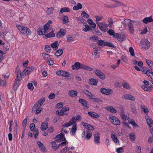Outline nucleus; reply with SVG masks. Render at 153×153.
Returning a JSON list of instances; mask_svg holds the SVG:
<instances>
[{
  "label": "nucleus",
  "instance_id": "obj_39",
  "mask_svg": "<svg viewBox=\"0 0 153 153\" xmlns=\"http://www.w3.org/2000/svg\"><path fill=\"white\" fill-rule=\"evenodd\" d=\"M91 28L90 26L87 25H85L83 27V30L85 32H87L90 30H91Z\"/></svg>",
  "mask_w": 153,
  "mask_h": 153
},
{
  "label": "nucleus",
  "instance_id": "obj_50",
  "mask_svg": "<svg viewBox=\"0 0 153 153\" xmlns=\"http://www.w3.org/2000/svg\"><path fill=\"white\" fill-rule=\"evenodd\" d=\"M63 53V51L62 50H58L57 51L55 54V55L57 56H59L61 55Z\"/></svg>",
  "mask_w": 153,
  "mask_h": 153
},
{
  "label": "nucleus",
  "instance_id": "obj_44",
  "mask_svg": "<svg viewBox=\"0 0 153 153\" xmlns=\"http://www.w3.org/2000/svg\"><path fill=\"white\" fill-rule=\"evenodd\" d=\"M108 26L110 28H111L112 27V25H113V20L109 18L108 19Z\"/></svg>",
  "mask_w": 153,
  "mask_h": 153
},
{
  "label": "nucleus",
  "instance_id": "obj_37",
  "mask_svg": "<svg viewBox=\"0 0 153 153\" xmlns=\"http://www.w3.org/2000/svg\"><path fill=\"white\" fill-rule=\"evenodd\" d=\"M55 36V34L53 31H52L51 32L45 35V38L47 39L49 38L54 37Z\"/></svg>",
  "mask_w": 153,
  "mask_h": 153
},
{
  "label": "nucleus",
  "instance_id": "obj_18",
  "mask_svg": "<svg viewBox=\"0 0 153 153\" xmlns=\"http://www.w3.org/2000/svg\"><path fill=\"white\" fill-rule=\"evenodd\" d=\"M82 93L87 96L90 99H93L94 94L91 93L89 91L86 89L82 90Z\"/></svg>",
  "mask_w": 153,
  "mask_h": 153
},
{
  "label": "nucleus",
  "instance_id": "obj_51",
  "mask_svg": "<svg viewBox=\"0 0 153 153\" xmlns=\"http://www.w3.org/2000/svg\"><path fill=\"white\" fill-rule=\"evenodd\" d=\"M81 15L82 17L85 18H88L89 17V16L85 11H83L82 12Z\"/></svg>",
  "mask_w": 153,
  "mask_h": 153
},
{
  "label": "nucleus",
  "instance_id": "obj_8",
  "mask_svg": "<svg viewBox=\"0 0 153 153\" xmlns=\"http://www.w3.org/2000/svg\"><path fill=\"white\" fill-rule=\"evenodd\" d=\"M97 25L101 31L104 32H105L107 31L108 25L105 22L101 23H97Z\"/></svg>",
  "mask_w": 153,
  "mask_h": 153
},
{
  "label": "nucleus",
  "instance_id": "obj_49",
  "mask_svg": "<svg viewBox=\"0 0 153 153\" xmlns=\"http://www.w3.org/2000/svg\"><path fill=\"white\" fill-rule=\"evenodd\" d=\"M92 136V133L89 131H87V134L85 136V138L88 140L90 139Z\"/></svg>",
  "mask_w": 153,
  "mask_h": 153
},
{
  "label": "nucleus",
  "instance_id": "obj_28",
  "mask_svg": "<svg viewBox=\"0 0 153 153\" xmlns=\"http://www.w3.org/2000/svg\"><path fill=\"white\" fill-rule=\"evenodd\" d=\"M148 116H146V121L149 127H152L153 123V121L151 118H148Z\"/></svg>",
  "mask_w": 153,
  "mask_h": 153
},
{
  "label": "nucleus",
  "instance_id": "obj_52",
  "mask_svg": "<svg viewBox=\"0 0 153 153\" xmlns=\"http://www.w3.org/2000/svg\"><path fill=\"white\" fill-rule=\"evenodd\" d=\"M68 22V17L67 16H65L63 19V23L64 24H66Z\"/></svg>",
  "mask_w": 153,
  "mask_h": 153
},
{
  "label": "nucleus",
  "instance_id": "obj_3",
  "mask_svg": "<svg viewBox=\"0 0 153 153\" xmlns=\"http://www.w3.org/2000/svg\"><path fill=\"white\" fill-rule=\"evenodd\" d=\"M122 24L124 27H126L127 26H128L129 30L131 33L133 34L134 33V30L131 20L128 19H126L123 22H122Z\"/></svg>",
  "mask_w": 153,
  "mask_h": 153
},
{
  "label": "nucleus",
  "instance_id": "obj_27",
  "mask_svg": "<svg viewBox=\"0 0 153 153\" xmlns=\"http://www.w3.org/2000/svg\"><path fill=\"white\" fill-rule=\"evenodd\" d=\"M77 124H75V125H73L72 126V128L70 131V133L71 134L74 135L75 134L77 130Z\"/></svg>",
  "mask_w": 153,
  "mask_h": 153
},
{
  "label": "nucleus",
  "instance_id": "obj_6",
  "mask_svg": "<svg viewBox=\"0 0 153 153\" xmlns=\"http://www.w3.org/2000/svg\"><path fill=\"white\" fill-rule=\"evenodd\" d=\"M97 44L99 45L102 46H107L112 48L114 47L113 44L108 42H106L104 40H98Z\"/></svg>",
  "mask_w": 153,
  "mask_h": 153
},
{
  "label": "nucleus",
  "instance_id": "obj_63",
  "mask_svg": "<svg viewBox=\"0 0 153 153\" xmlns=\"http://www.w3.org/2000/svg\"><path fill=\"white\" fill-rule=\"evenodd\" d=\"M33 131V134L34 137L35 138H36L38 135L39 134V131H38V129H35Z\"/></svg>",
  "mask_w": 153,
  "mask_h": 153
},
{
  "label": "nucleus",
  "instance_id": "obj_17",
  "mask_svg": "<svg viewBox=\"0 0 153 153\" xmlns=\"http://www.w3.org/2000/svg\"><path fill=\"white\" fill-rule=\"evenodd\" d=\"M115 37H117L118 41L120 42H121L125 40L126 38L124 35L118 33L116 34Z\"/></svg>",
  "mask_w": 153,
  "mask_h": 153
},
{
  "label": "nucleus",
  "instance_id": "obj_35",
  "mask_svg": "<svg viewBox=\"0 0 153 153\" xmlns=\"http://www.w3.org/2000/svg\"><path fill=\"white\" fill-rule=\"evenodd\" d=\"M80 63L79 62H76L72 66V69L73 70L78 69L80 68Z\"/></svg>",
  "mask_w": 153,
  "mask_h": 153
},
{
  "label": "nucleus",
  "instance_id": "obj_34",
  "mask_svg": "<svg viewBox=\"0 0 153 153\" xmlns=\"http://www.w3.org/2000/svg\"><path fill=\"white\" fill-rule=\"evenodd\" d=\"M146 62L149 67L153 71V62L150 60H146Z\"/></svg>",
  "mask_w": 153,
  "mask_h": 153
},
{
  "label": "nucleus",
  "instance_id": "obj_33",
  "mask_svg": "<svg viewBox=\"0 0 153 153\" xmlns=\"http://www.w3.org/2000/svg\"><path fill=\"white\" fill-rule=\"evenodd\" d=\"M145 74L148 77H150L153 79V72L152 71L150 70L147 71Z\"/></svg>",
  "mask_w": 153,
  "mask_h": 153
},
{
  "label": "nucleus",
  "instance_id": "obj_10",
  "mask_svg": "<svg viewBox=\"0 0 153 153\" xmlns=\"http://www.w3.org/2000/svg\"><path fill=\"white\" fill-rule=\"evenodd\" d=\"M34 69V68L33 66L26 68L22 71V75L25 76L29 74L33 71Z\"/></svg>",
  "mask_w": 153,
  "mask_h": 153
},
{
  "label": "nucleus",
  "instance_id": "obj_47",
  "mask_svg": "<svg viewBox=\"0 0 153 153\" xmlns=\"http://www.w3.org/2000/svg\"><path fill=\"white\" fill-rule=\"evenodd\" d=\"M70 10L68 8L64 7L62 8L60 10V12L62 13L63 12H69Z\"/></svg>",
  "mask_w": 153,
  "mask_h": 153
},
{
  "label": "nucleus",
  "instance_id": "obj_54",
  "mask_svg": "<svg viewBox=\"0 0 153 153\" xmlns=\"http://www.w3.org/2000/svg\"><path fill=\"white\" fill-rule=\"evenodd\" d=\"M111 137L114 142L117 143L118 142L117 137L115 134H111Z\"/></svg>",
  "mask_w": 153,
  "mask_h": 153
},
{
  "label": "nucleus",
  "instance_id": "obj_24",
  "mask_svg": "<svg viewBox=\"0 0 153 153\" xmlns=\"http://www.w3.org/2000/svg\"><path fill=\"white\" fill-rule=\"evenodd\" d=\"M78 92L75 90H71L68 93V95L71 97H74L77 96Z\"/></svg>",
  "mask_w": 153,
  "mask_h": 153
},
{
  "label": "nucleus",
  "instance_id": "obj_13",
  "mask_svg": "<svg viewBox=\"0 0 153 153\" xmlns=\"http://www.w3.org/2000/svg\"><path fill=\"white\" fill-rule=\"evenodd\" d=\"M94 141L95 143L97 145L100 144V136L99 133L96 132L94 134Z\"/></svg>",
  "mask_w": 153,
  "mask_h": 153
},
{
  "label": "nucleus",
  "instance_id": "obj_15",
  "mask_svg": "<svg viewBox=\"0 0 153 153\" xmlns=\"http://www.w3.org/2000/svg\"><path fill=\"white\" fill-rule=\"evenodd\" d=\"M56 138L57 139L56 140V142H60L62 141H64L65 140V138L62 133H60V134L57 135L56 137Z\"/></svg>",
  "mask_w": 153,
  "mask_h": 153
},
{
  "label": "nucleus",
  "instance_id": "obj_32",
  "mask_svg": "<svg viewBox=\"0 0 153 153\" xmlns=\"http://www.w3.org/2000/svg\"><path fill=\"white\" fill-rule=\"evenodd\" d=\"M89 81V83L92 85H96L97 83V82L95 79H90Z\"/></svg>",
  "mask_w": 153,
  "mask_h": 153
},
{
  "label": "nucleus",
  "instance_id": "obj_62",
  "mask_svg": "<svg viewBox=\"0 0 153 153\" xmlns=\"http://www.w3.org/2000/svg\"><path fill=\"white\" fill-rule=\"evenodd\" d=\"M94 52L95 56V58H99L100 55L99 54L98 51L97 50H94Z\"/></svg>",
  "mask_w": 153,
  "mask_h": 153
},
{
  "label": "nucleus",
  "instance_id": "obj_20",
  "mask_svg": "<svg viewBox=\"0 0 153 153\" xmlns=\"http://www.w3.org/2000/svg\"><path fill=\"white\" fill-rule=\"evenodd\" d=\"M20 78H17L15 79V82L13 86V88L14 90H16L20 85Z\"/></svg>",
  "mask_w": 153,
  "mask_h": 153
},
{
  "label": "nucleus",
  "instance_id": "obj_9",
  "mask_svg": "<svg viewBox=\"0 0 153 153\" xmlns=\"http://www.w3.org/2000/svg\"><path fill=\"white\" fill-rule=\"evenodd\" d=\"M56 142V140L51 143L52 147L54 150H56L60 147L62 148V146H65L67 144L66 141L62 142L57 146Z\"/></svg>",
  "mask_w": 153,
  "mask_h": 153
},
{
  "label": "nucleus",
  "instance_id": "obj_42",
  "mask_svg": "<svg viewBox=\"0 0 153 153\" xmlns=\"http://www.w3.org/2000/svg\"><path fill=\"white\" fill-rule=\"evenodd\" d=\"M37 33L39 35L44 34V31L43 28L42 27H39L37 30Z\"/></svg>",
  "mask_w": 153,
  "mask_h": 153
},
{
  "label": "nucleus",
  "instance_id": "obj_1",
  "mask_svg": "<svg viewBox=\"0 0 153 153\" xmlns=\"http://www.w3.org/2000/svg\"><path fill=\"white\" fill-rule=\"evenodd\" d=\"M16 27L21 33L24 36H29L31 35V30L26 26L19 25H16Z\"/></svg>",
  "mask_w": 153,
  "mask_h": 153
},
{
  "label": "nucleus",
  "instance_id": "obj_5",
  "mask_svg": "<svg viewBox=\"0 0 153 153\" xmlns=\"http://www.w3.org/2000/svg\"><path fill=\"white\" fill-rule=\"evenodd\" d=\"M45 97H42L37 102L33 107L32 111L35 112L39 106H42L43 103L45 101Z\"/></svg>",
  "mask_w": 153,
  "mask_h": 153
},
{
  "label": "nucleus",
  "instance_id": "obj_19",
  "mask_svg": "<svg viewBox=\"0 0 153 153\" xmlns=\"http://www.w3.org/2000/svg\"><path fill=\"white\" fill-rule=\"evenodd\" d=\"M122 97L126 100H128L132 101H134L135 100V98L130 94H126L124 95Z\"/></svg>",
  "mask_w": 153,
  "mask_h": 153
},
{
  "label": "nucleus",
  "instance_id": "obj_61",
  "mask_svg": "<svg viewBox=\"0 0 153 153\" xmlns=\"http://www.w3.org/2000/svg\"><path fill=\"white\" fill-rule=\"evenodd\" d=\"M45 51L48 53H50L51 52V48L49 46L47 45L45 47Z\"/></svg>",
  "mask_w": 153,
  "mask_h": 153
},
{
  "label": "nucleus",
  "instance_id": "obj_59",
  "mask_svg": "<svg viewBox=\"0 0 153 153\" xmlns=\"http://www.w3.org/2000/svg\"><path fill=\"white\" fill-rule=\"evenodd\" d=\"M63 75H62V76H63L65 77H69L70 76V74L67 71H63Z\"/></svg>",
  "mask_w": 153,
  "mask_h": 153
},
{
  "label": "nucleus",
  "instance_id": "obj_60",
  "mask_svg": "<svg viewBox=\"0 0 153 153\" xmlns=\"http://www.w3.org/2000/svg\"><path fill=\"white\" fill-rule=\"evenodd\" d=\"M28 88L31 91L33 90L34 87L33 84L32 83H29L27 84Z\"/></svg>",
  "mask_w": 153,
  "mask_h": 153
},
{
  "label": "nucleus",
  "instance_id": "obj_25",
  "mask_svg": "<svg viewBox=\"0 0 153 153\" xmlns=\"http://www.w3.org/2000/svg\"><path fill=\"white\" fill-rule=\"evenodd\" d=\"M44 31V33H46L51 30V27L50 25L48 24H46L43 28Z\"/></svg>",
  "mask_w": 153,
  "mask_h": 153
},
{
  "label": "nucleus",
  "instance_id": "obj_30",
  "mask_svg": "<svg viewBox=\"0 0 153 153\" xmlns=\"http://www.w3.org/2000/svg\"><path fill=\"white\" fill-rule=\"evenodd\" d=\"M128 123L129 124L132 125L134 128L138 127L136 123L134 120L133 119H131L129 120H128Z\"/></svg>",
  "mask_w": 153,
  "mask_h": 153
},
{
  "label": "nucleus",
  "instance_id": "obj_31",
  "mask_svg": "<svg viewBox=\"0 0 153 153\" xmlns=\"http://www.w3.org/2000/svg\"><path fill=\"white\" fill-rule=\"evenodd\" d=\"M128 123L129 124L132 125L134 128L138 127L136 123L134 120L133 119H131L129 120H128Z\"/></svg>",
  "mask_w": 153,
  "mask_h": 153
},
{
  "label": "nucleus",
  "instance_id": "obj_36",
  "mask_svg": "<svg viewBox=\"0 0 153 153\" xmlns=\"http://www.w3.org/2000/svg\"><path fill=\"white\" fill-rule=\"evenodd\" d=\"M82 8V5L80 3H78L76 6H74L73 9L74 10H77Z\"/></svg>",
  "mask_w": 153,
  "mask_h": 153
},
{
  "label": "nucleus",
  "instance_id": "obj_2",
  "mask_svg": "<svg viewBox=\"0 0 153 153\" xmlns=\"http://www.w3.org/2000/svg\"><path fill=\"white\" fill-rule=\"evenodd\" d=\"M81 117L80 115L77 117H73L71 120L68 123H65L62 125L63 127L65 128L71 126L72 125H75L77 121H80L81 120Z\"/></svg>",
  "mask_w": 153,
  "mask_h": 153
},
{
  "label": "nucleus",
  "instance_id": "obj_22",
  "mask_svg": "<svg viewBox=\"0 0 153 153\" xmlns=\"http://www.w3.org/2000/svg\"><path fill=\"white\" fill-rule=\"evenodd\" d=\"M105 108L108 111L113 113H116L117 112V110L112 106L105 107Z\"/></svg>",
  "mask_w": 153,
  "mask_h": 153
},
{
  "label": "nucleus",
  "instance_id": "obj_29",
  "mask_svg": "<svg viewBox=\"0 0 153 153\" xmlns=\"http://www.w3.org/2000/svg\"><path fill=\"white\" fill-rule=\"evenodd\" d=\"M48 127V126L47 123H42L40 128L42 131H44L46 130Z\"/></svg>",
  "mask_w": 153,
  "mask_h": 153
},
{
  "label": "nucleus",
  "instance_id": "obj_58",
  "mask_svg": "<svg viewBox=\"0 0 153 153\" xmlns=\"http://www.w3.org/2000/svg\"><path fill=\"white\" fill-rule=\"evenodd\" d=\"M141 87L145 91H148L150 89L149 86L144 85H142L141 86Z\"/></svg>",
  "mask_w": 153,
  "mask_h": 153
},
{
  "label": "nucleus",
  "instance_id": "obj_64",
  "mask_svg": "<svg viewBox=\"0 0 153 153\" xmlns=\"http://www.w3.org/2000/svg\"><path fill=\"white\" fill-rule=\"evenodd\" d=\"M67 147H65L61 150L59 153H66L67 151Z\"/></svg>",
  "mask_w": 153,
  "mask_h": 153
},
{
  "label": "nucleus",
  "instance_id": "obj_40",
  "mask_svg": "<svg viewBox=\"0 0 153 153\" xmlns=\"http://www.w3.org/2000/svg\"><path fill=\"white\" fill-rule=\"evenodd\" d=\"M107 32L110 35L113 36L114 38L116 37V34H115V32L112 29H110L109 30L107 31Z\"/></svg>",
  "mask_w": 153,
  "mask_h": 153
},
{
  "label": "nucleus",
  "instance_id": "obj_55",
  "mask_svg": "<svg viewBox=\"0 0 153 153\" xmlns=\"http://www.w3.org/2000/svg\"><path fill=\"white\" fill-rule=\"evenodd\" d=\"M27 120L26 118H25L23 121L22 122V126L23 128H24V131L25 130V128L27 125Z\"/></svg>",
  "mask_w": 153,
  "mask_h": 153
},
{
  "label": "nucleus",
  "instance_id": "obj_57",
  "mask_svg": "<svg viewBox=\"0 0 153 153\" xmlns=\"http://www.w3.org/2000/svg\"><path fill=\"white\" fill-rule=\"evenodd\" d=\"M129 51L131 55L133 56L135 55L134 50L133 48L132 47H130L129 48Z\"/></svg>",
  "mask_w": 153,
  "mask_h": 153
},
{
  "label": "nucleus",
  "instance_id": "obj_41",
  "mask_svg": "<svg viewBox=\"0 0 153 153\" xmlns=\"http://www.w3.org/2000/svg\"><path fill=\"white\" fill-rule=\"evenodd\" d=\"M141 109L143 110L144 113L146 114H148L149 112V111L147 108L145 106L141 105L140 107Z\"/></svg>",
  "mask_w": 153,
  "mask_h": 153
},
{
  "label": "nucleus",
  "instance_id": "obj_48",
  "mask_svg": "<svg viewBox=\"0 0 153 153\" xmlns=\"http://www.w3.org/2000/svg\"><path fill=\"white\" fill-rule=\"evenodd\" d=\"M54 10V8L53 7H50L48 8L47 11V14L49 15L52 13Z\"/></svg>",
  "mask_w": 153,
  "mask_h": 153
},
{
  "label": "nucleus",
  "instance_id": "obj_38",
  "mask_svg": "<svg viewBox=\"0 0 153 153\" xmlns=\"http://www.w3.org/2000/svg\"><path fill=\"white\" fill-rule=\"evenodd\" d=\"M88 23L92 27L95 28L96 27V24L93 22L91 19H88L87 21Z\"/></svg>",
  "mask_w": 153,
  "mask_h": 153
},
{
  "label": "nucleus",
  "instance_id": "obj_14",
  "mask_svg": "<svg viewBox=\"0 0 153 153\" xmlns=\"http://www.w3.org/2000/svg\"><path fill=\"white\" fill-rule=\"evenodd\" d=\"M66 30L63 28L61 29L57 33L56 36L57 38H60L63 36L66 33Z\"/></svg>",
  "mask_w": 153,
  "mask_h": 153
},
{
  "label": "nucleus",
  "instance_id": "obj_11",
  "mask_svg": "<svg viewBox=\"0 0 153 153\" xmlns=\"http://www.w3.org/2000/svg\"><path fill=\"white\" fill-rule=\"evenodd\" d=\"M100 91L102 93L106 95H108L113 93V91L111 89H106L104 88H102L100 89Z\"/></svg>",
  "mask_w": 153,
  "mask_h": 153
},
{
  "label": "nucleus",
  "instance_id": "obj_46",
  "mask_svg": "<svg viewBox=\"0 0 153 153\" xmlns=\"http://www.w3.org/2000/svg\"><path fill=\"white\" fill-rule=\"evenodd\" d=\"M67 41L70 42L73 41L74 39V37L71 35H68L66 37Z\"/></svg>",
  "mask_w": 153,
  "mask_h": 153
},
{
  "label": "nucleus",
  "instance_id": "obj_7",
  "mask_svg": "<svg viewBox=\"0 0 153 153\" xmlns=\"http://www.w3.org/2000/svg\"><path fill=\"white\" fill-rule=\"evenodd\" d=\"M140 45L142 48L146 50L150 46V42L146 39H143L142 40Z\"/></svg>",
  "mask_w": 153,
  "mask_h": 153
},
{
  "label": "nucleus",
  "instance_id": "obj_12",
  "mask_svg": "<svg viewBox=\"0 0 153 153\" xmlns=\"http://www.w3.org/2000/svg\"><path fill=\"white\" fill-rule=\"evenodd\" d=\"M110 120L114 125H119L120 124V122L118 119L114 116L110 117Z\"/></svg>",
  "mask_w": 153,
  "mask_h": 153
},
{
  "label": "nucleus",
  "instance_id": "obj_56",
  "mask_svg": "<svg viewBox=\"0 0 153 153\" xmlns=\"http://www.w3.org/2000/svg\"><path fill=\"white\" fill-rule=\"evenodd\" d=\"M129 138L131 141H133L135 139V137L134 134L132 133H130L129 134Z\"/></svg>",
  "mask_w": 153,
  "mask_h": 153
},
{
  "label": "nucleus",
  "instance_id": "obj_53",
  "mask_svg": "<svg viewBox=\"0 0 153 153\" xmlns=\"http://www.w3.org/2000/svg\"><path fill=\"white\" fill-rule=\"evenodd\" d=\"M123 87L126 89H129L130 88L129 85L127 83L125 82L123 84Z\"/></svg>",
  "mask_w": 153,
  "mask_h": 153
},
{
  "label": "nucleus",
  "instance_id": "obj_43",
  "mask_svg": "<svg viewBox=\"0 0 153 153\" xmlns=\"http://www.w3.org/2000/svg\"><path fill=\"white\" fill-rule=\"evenodd\" d=\"M51 47L55 49V50L57 49L58 48V42H55L53 43L52 44Z\"/></svg>",
  "mask_w": 153,
  "mask_h": 153
},
{
  "label": "nucleus",
  "instance_id": "obj_45",
  "mask_svg": "<svg viewBox=\"0 0 153 153\" xmlns=\"http://www.w3.org/2000/svg\"><path fill=\"white\" fill-rule=\"evenodd\" d=\"M69 108L68 107H63L60 111V114H62L65 111H69Z\"/></svg>",
  "mask_w": 153,
  "mask_h": 153
},
{
  "label": "nucleus",
  "instance_id": "obj_16",
  "mask_svg": "<svg viewBox=\"0 0 153 153\" xmlns=\"http://www.w3.org/2000/svg\"><path fill=\"white\" fill-rule=\"evenodd\" d=\"M95 74L102 79H104L105 78V76L104 74L99 70H96L94 71Z\"/></svg>",
  "mask_w": 153,
  "mask_h": 153
},
{
  "label": "nucleus",
  "instance_id": "obj_4",
  "mask_svg": "<svg viewBox=\"0 0 153 153\" xmlns=\"http://www.w3.org/2000/svg\"><path fill=\"white\" fill-rule=\"evenodd\" d=\"M42 56L49 65H51L53 64V61L51 59L50 56L48 54L45 53H42Z\"/></svg>",
  "mask_w": 153,
  "mask_h": 153
},
{
  "label": "nucleus",
  "instance_id": "obj_23",
  "mask_svg": "<svg viewBox=\"0 0 153 153\" xmlns=\"http://www.w3.org/2000/svg\"><path fill=\"white\" fill-rule=\"evenodd\" d=\"M79 101L82 106L84 107L85 109H86L88 108V107L87 106V102L85 100L80 99Z\"/></svg>",
  "mask_w": 153,
  "mask_h": 153
},
{
  "label": "nucleus",
  "instance_id": "obj_21",
  "mask_svg": "<svg viewBox=\"0 0 153 153\" xmlns=\"http://www.w3.org/2000/svg\"><path fill=\"white\" fill-rule=\"evenodd\" d=\"M82 125L85 127L86 129L89 130H94V127L91 126V125L84 123V122H82Z\"/></svg>",
  "mask_w": 153,
  "mask_h": 153
},
{
  "label": "nucleus",
  "instance_id": "obj_26",
  "mask_svg": "<svg viewBox=\"0 0 153 153\" xmlns=\"http://www.w3.org/2000/svg\"><path fill=\"white\" fill-rule=\"evenodd\" d=\"M143 22L145 24H147L148 22H153V19L151 16L149 17H146L144 18L143 20Z\"/></svg>",
  "mask_w": 153,
  "mask_h": 153
}]
</instances>
